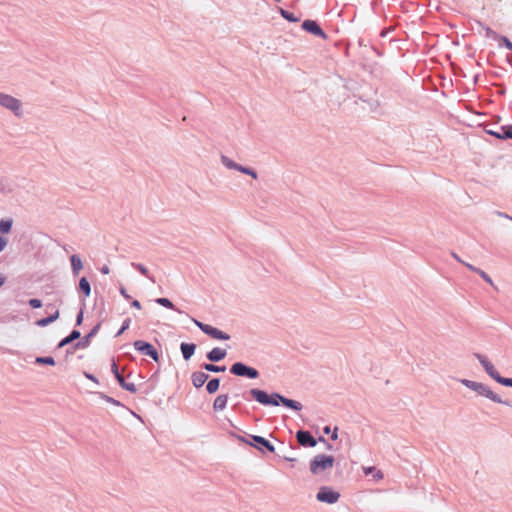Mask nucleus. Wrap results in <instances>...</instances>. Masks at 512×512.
I'll use <instances>...</instances> for the list:
<instances>
[{
  "label": "nucleus",
  "mask_w": 512,
  "mask_h": 512,
  "mask_svg": "<svg viewBox=\"0 0 512 512\" xmlns=\"http://www.w3.org/2000/svg\"><path fill=\"white\" fill-rule=\"evenodd\" d=\"M253 398L263 405H279V401L285 405L286 407L292 408L294 410H301V403L287 399L277 393H273L272 395H268L266 392L259 389H251L250 391Z\"/></svg>",
  "instance_id": "1"
},
{
  "label": "nucleus",
  "mask_w": 512,
  "mask_h": 512,
  "mask_svg": "<svg viewBox=\"0 0 512 512\" xmlns=\"http://www.w3.org/2000/svg\"><path fill=\"white\" fill-rule=\"evenodd\" d=\"M334 465V457L330 455H317L310 463V470L313 474H319L331 469Z\"/></svg>",
  "instance_id": "2"
},
{
  "label": "nucleus",
  "mask_w": 512,
  "mask_h": 512,
  "mask_svg": "<svg viewBox=\"0 0 512 512\" xmlns=\"http://www.w3.org/2000/svg\"><path fill=\"white\" fill-rule=\"evenodd\" d=\"M462 383L466 387L476 391L478 394L485 396L494 402L502 403V400L498 397V395L495 394L490 388L483 385L482 383H478V382H474V381H470V380H462Z\"/></svg>",
  "instance_id": "3"
},
{
  "label": "nucleus",
  "mask_w": 512,
  "mask_h": 512,
  "mask_svg": "<svg viewBox=\"0 0 512 512\" xmlns=\"http://www.w3.org/2000/svg\"><path fill=\"white\" fill-rule=\"evenodd\" d=\"M193 322L204 333H206L207 335H209L210 337H212L214 339H218V340H229L230 339V336L227 333H225L211 325L204 324L196 319H193Z\"/></svg>",
  "instance_id": "4"
},
{
  "label": "nucleus",
  "mask_w": 512,
  "mask_h": 512,
  "mask_svg": "<svg viewBox=\"0 0 512 512\" xmlns=\"http://www.w3.org/2000/svg\"><path fill=\"white\" fill-rule=\"evenodd\" d=\"M231 373L237 376H247L249 378H257L259 373L256 369L248 367L241 362H237L232 365L230 369Z\"/></svg>",
  "instance_id": "5"
},
{
  "label": "nucleus",
  "mask_w": 512,
  "mask_h": 512,
  "mask_svg": "<svg viewBox=\"0 0 512 512\" xmlns=\"http://www.w3.org/2000/svg\"><path fill=\"white\" fill-rule=\"evenodd\" d=\"M316 498L320 502L333 504L339 500L340 494L337 491H334L328 487H322L317 493Z\"/></svg>",
  "instance_id": "6"
},
{
  "label": "nucleus",
  "mask_w": 512,
  "mask_h": 512,
  "mask_svg": "<svg viewBox=\"0 0 512 512\" xmlns=\"http://www.w3.org/2000/svg\"><path fill=\"white\" fill-rule=\"evenodd\" d=\"M0 105L13 111L16 115H19L18 111L20 110L21 103L18 99L10 95L0 93Z\"/></svg>",
  "instance_id": "7"
},
{
  "label": "nucleus",
  "mask_w": 512,
  "mask_h": 512,
  "mask_svg": "<svg viewBox=\"0 0 512 512\" xmlns=\"http://www.w3.org/2000/svg\"><path fill=\"white\" fill-rule=\"evenodd\" d=\"M476 358L479 360V362L482 364L483 368L487 372V374L493 378L496 382L499 383L500 378L502 376L498 373L494 365L483 355L481 354H475Z\"/></svg>",
  "instance_id": "8"
},
{
  "label": "nucleus",
  "mask_w": 512,
  "mask_h": 512,
  "mask_svg": "<svg viewBox=\"0 0 512 512\" xmlns=\"http://www.w3.org/2000/svg\"><path fill=\"white\" fill-rule=\"evenodd\" d=\"M134 347L136 350L150 356L153 360L158 361V352L150 343L144 342L142 340H137L134 342Z\"/></svg>",
  "instance_id": "9"
},
{
  "label": "nucleus",
  "mask_w": 512,
  "mask_h": 512,
  "mask_svg": "<svg viewBox=\"0 0 512 512\" xmlns=\"http://www.w3.org/2000/svg\"><path fill=\"white\" fill-rule=\"evenodd\" d=\"M296 438L298 443L304 447H314L316 445L315 438L308 431H298Z\"/></svg>",
  "instance_id": "10"
},
{
  "label": "nucleus",
  "mask_w": 512,
  "mask_h": 512,
  "mask_svg": "<svg viewBox=\"0 0 512 512\" xmlns=\"http://www.w3.org/2000/svg\"><path fill=\"white\" fill-rule=\"evenodd\" d=\"M302 27L304 30H306L307 32H310L316 36H319L323 39L326 38V34L324 33V31L321 29V27L313 20H306L303 22L302 24Z\"/></svg>",
  "instance_id": "11"
},
{
  "label": "nucleus",
  "mask_w": 512,
  "mask_h": 512,
  "mask_svg": "<svg viewBox=\"0 0 512 512\" xmlns=\"http://www.w3.org/2000/svg\"><path fill=\"white\" fill-rule=\"evenodd\" d=\"M487 133L499 139H512V125L501 126L497 130H487Z\"/></svg>",
  "instance_id": "12"
},
{
  "label": "nucleus",
  "mask_w": 512,
  "mask_h": 512,
  "mask_svg": "<svg viewBox=\"0 0 512 512\" xmlns=\"http://www.w3.org/2000/svg\"><path fill=\"white\" fill-rule=\"evenodd\" d=\"M208 377H209L208 374H206L204 372L197 371V372L192 373L191 381H192V384L194 385V387L200 388L207 381Z\"/></svg>",
  "instance_id": "13"
},
{
  "label": "nucleus",
  "mask_w": 512,
  "mask_h": 512,
  "mask_svg": "<svg viewBox=\"0 0 512 512\" xmlns=\"http://www.w3.org/2000/svg\"><path fill=\"white\" fill-rule=\"evenodd\" d=\"M226 357V350L222 348H214L208 354L207 358L212 362H218Z\"/></svg>",
  "instance_id": "14"
},
{
  "label": "nucleus",
  "mask_w": 512,
  "mask_h": 512,
  "mask_svg": "<svg viewBox=\"0 0 512 512\" xmlns=\"http://www.w3.org/2000/svg\"><path fill=\"white\" fill-rule=\"evenodd\" d=\"M227 402H228L227 395H219L214 400L213 409L215 411H222L226 408Z\"/></svg>",
  "instance_id": "15"
},
{
  "label": "nucleus",
  "mask_w": 512,
  "mask_h": 512,
  "mask_svg": "<svg viewBox=\"0 0 512 512\" xmlns=\"http://www.w3.org/2000/svg\"><path fill=\"white\" fill-rule=\"evenodd\" d=\"M195 349H196L195 344H189V343L181 344V351H182V354H183V357L185 360H189L192 357V355L195 352Z\"/></svg>",
  "instance_id": "16"
},
{
  "label": "nucleus",
  "mask_w": 512,
  "mask_h": 512,
  "mask_svg": "<svg viewBox=\"0 0 512 512\" xmlns=\"http://www.w3.org/2000/svg\"><path fill=\"white\" fill-rule=\"evenodd\" d=\"M363 472L365 475H373V478L376 480V481H379L381 479H383V473L381 470H377L375 467H363L362 468Z\"/></svg>",
  "instance_id": "17"
},
{
  "label": "nucleus",
  "mask_w": 512,
  "mask_h": 512,
  "mask_svg": "<svg viewBox=\"0 0 512 512\" xmlns=\"http://www.w3.org/2000/svg\"><path fill=\"white\" fill-rule=\"evenodd\" d=\"M58 318H59V311L56 310L53 315H51L47 318L37 320L36 325L39 327H45V326L51 324L52 322H54L55 320H57Z\"/></svg>",
  "instance_id": "18"
},
{
  "label": "nucleus",
  "mask_w": 512,
  "mask_h": 512,
  "mask_svg": "<svg viewBox=\"0 0 512 512\" xmlns=\"http://www.w3.org/2000/svg\"><path fill=\"white\" fill-rule=\"evenodd\" d=\"M80 337V332L78 330H73L71 334L64 339H62L58 345L59 348L64 347L65 345L71 343L72 341L78 339Z\"/></svg>",
  "instance_id": "19"
},
{
  "label": "nucleus",
  "mask_w": 512,
  "mask_h": 512,
  "mask_svg": "<svg viewBox=\"0 0 512 512\" xmlns=\"http://www.w3.org/2000/svg\"><path fill=\"white\" fill-rule=\"evenodd\" d=\"M221 161L222 163L228 168V169H235V170H238L241 172V169L243 168V166L235 163L234 161H232L231 159H229L227 156H222L221 157Z\"/></svg>",
  "instance_id": "20"
},
{
  "label": "nucleus",
  "mask_w": 512,
  "mask_h": 512,
  "mask_svg": "<svg viewBox=\"0 0 512 512\" xmlns=\"http://www.w3.org/2000/svg\"><path fill=\"white\" fill-rule=\"evenodd\" d=\"M79 289L85 294V296H89L91 292V287L89 281L82 277L79 281Z\"/></svg>",
  "instance_id": "21"
},
{
  "label": "nucleus",
  "mask_w": 512,
  "mask_h": 512,
  "mask_svg": "<svg viewBox=\"0 0 512 512\" xmlns=\"http://www.w3.org/2000/svg\"><path fill=\"white\" fill-rule=\"evenodd\" d=\"M71 265L75 273H78L83 267L82 261L77 255L71 256Z\"/></svg>",
  "instance_id": "22"
},
{
  "label": "nucleus",
  "mask_w": 512,
  "mask_h": 512,
  "mask_svg": "<svg viewBox=\"0 0 512 512\" xmlns=\"http://www.w3.org/2000/svg\"><path fill=\"white\" fill-rule=\"evenodd\" d=\"M220 381L217 378L211 379L206 386L207 391L210 394L215 393L219 389Z\"/></svg>",
  "instance_id": "23"
},
{
  "label": "nucleus",
  "mask_w": 512,
  "mask_h": 512,
  "mask_svg": "<svg viewBox=\"0 0 512 512\" xmlns=\"http://www.w3.org/2000/svg\"><path fill=\"white\" fill-rule=\"evenodd\" d=\"M117 380H118L119 384L121 385V387L124 388L125 390L130 391V392H136L135 384L127 383L125 381V379L123 378V376H118Z\"/></svg>",
  "instance_id": "24"
},
{
  "label": "nucleus",
  "mask_w": 512,
  "mask_h": 512,
  "mask_svg": "<svg viewBox=\"0 0 512 512\" xmlns=\"http://www.w3.org/2000/svg\"><path fill=\"white\" fill-rule=\"evenodd\" d=\"M253 440L266 447L270 452L274 451V446L265 438L261 436H253Z\"/></svg>",
  "instance_id": "25"
},
{
  "label": "nucleus",
  "mask_w": 512,
  "mask_h": 512,
  "mask_svg": "<svg viewBox=\"0 0 512 512\" xmlns=\"http://www.w3.org/2000/svg\"><path fill=\"white\" fill-rule=\"evenodd\" d=\"M12 228V220L11 219H2L0 221V232L1 233H9Z\"/></svg>",
  "instance_id": "26"
},
{
  "label": "nucleus",
  "mask_w": 512,
  "mask_h": 512,
  "mask_svg": "<svg viewBox=\"0 0 512 512\" xmlns=\"http://www.w3.org/2000/svg\"><path fill=\"white\" fill-rule=\"evenodd\" d=\"M203 368L209 372H220V371L223 372L226 369L225 366L219 367L214 364H204Z\"/></svg>",
  "instance_id": "27"
},
{
  "label": "nucleus",
  "mask_w": 512,
  "mask_h": 512,
  "mask_svg": "<svg viewBox=\"0 0 512 512\" xmlns=\"http://www.w3.org/2000/svg\"><path fill=\"white\" fill-rule=\"evenodd\" d=\"M36 363L38 364H47V365H55V360L53 357H38L36 358Z\"/></svg>",
  "instance_id": "28"
},
{
  "label": "nucleus",
  "mask_w": 512,
  "mask_h": 512,
  "mask_svg": "<svg viewBox=\"0 0 512 512\" xmlns=\"http://www.w3.org/2000/svg\"><path fill=\"white\" fill-rule=\"evenodd\" d=\"M156 302L166 308L174 309L173 303L167 298H158Z\"/></svg>",
  "instance_id": "29"
},
{
  "label": "nucleus",
  "mask_w": 512,
  "mask_h": 512,
  "mask_svg": "<svg viewBox=\"0 0 512 512\" xmlns=\"http://www.w3.org/2000/svg\"><path fill=\"white\" fill-rule=\"evenodd\" d=\"M478 274L482 277V279L484 281H486L487 283H489L492 286L494 285V283H493L492 279L490 278V276L487 273H485L483 270H479Z\"/></svg>",
  "instance_id": "30"
},
{
  "label": "nucleus",
  "mask_w": 512,
  "mask_h": 512,
  "mask_svg": "<svg viewBox=\"0 0 512 512\" xmlns=\"http://www.w3.org/2000/svg\"><path fill=\"white\" fill-rule=\"evenodd\" d=\"M500 39V41L503 43V45L509 49V50H512V43L511 41L507 38V37H498Z\"/></svg>",
  "instance_id": "31"
},
{
  "label": "nucleus",
  "mask_w": 512,
  "mask_h": 512,
  "mask_svg": "<svg viewBox=\"0 0 512 512\" xmlns=\"http://www.w3.org/2000/svg\"><path fill=\"white\" fill-rule=\"evenodd\" d=\"M241 172L244 173V174H248V175L252 176L254 179L257 178V173L254 170L250 169V168L243 167L241 169Z\"/></svg>",
  "instance_id": "32"
},
{
  "label": "nucleus",
  "mask_w": 512,
  "mask_h": 512,
  "mask_svg": "<svg viewBox=\"0 0 512 512\" xmlns=\"http://www.w3.org/2000/svg\"><path fill=\"white\" fill-rule=\"evenodd\" d=\"M129 326H130V319H126L123 322L121 329L118 331L117 336L121 335L125 330H127L129 328Z\"/></svg>",
  "instance_id": "33"
},
{
  "label": "nucleus",
  "mask_w": 512,
  "mask_h": 512,
  "mask_svg": "<svg viewBox=\"0 0 512 512\" xmlns=\"http://www.w3.org/2000/svg\"><path fill=\"white\" fill-rule=\"evenodd\" d=\"M133 266L140 271L141 274L147 276L148 270L147 268L142 264H133Z\"/></svg>",
  "instance_id": "34"
},
{
  "label": "nucleus",
  "mask_w": 512,
  "mask_h": 512,
  "mask_svg": "<svg viewBox=\"0 0 512 512\" xmlns=\"http://www.w3.org/2000/svg\"><path fill=\"white\" fill-rule=\"evenodd\" d=\"M499 383L504 386L512 387V378H500Z\"/></svg>",
  "instance_id": "35"
},
{
  "label": "nucleus",
  "mask_w": 512,
  "mask_h": 512,
  "mask_svg": "<svg viewBox=\"0 0 512 512\" xmlns=\"http://www.w3.org/2000/svg\"><path fill=\"white\" fill-rule=\"evenodd\" d=\"M29 304L32 308H40L42 306V303L39 299H31Z\"/></svg>",
  "instance_id": "36"
},
{
  "label": "nucleus",
  "mask_w": 512,
  "mask_h": 512,
  "mask_svg": "<svg viewBox=\"0 0 512 512\" xmlns=\"http://www.w3.org/2000/svg\"><path fill=\"white\" fill-rule=\"evenodd\" d=\"M280 13H281V15H282L285 19L290 20V21H295V19L292 17V15H291L289 12H287V11H285V10L281 9Z\"/></svg>",
  "instance_id": "37"
},
{
  "label": "nucleus",
  "mask_w": 512,
  "mask_h": 512,
  "mask_svg": "<svg viewBox=\"0 0 512 512\" xmlns=\"http://www.w3.org/2000/svg\"><path fill=\"white\" fill-rule=\"evenodd\" d=\"M7 244H8L7 238L0 236V252L5 249Z\"/></svg>",
  "instance_id": "38"
},
{
  "label": "nucleus",
  "mask_w": 512,
  "mask_h": 512,
  "mask_svg": "<svg viewBox=\"0 0 512 512\" xmlns=\"http://www.w3.org/2000/svg\"><path fill=\"white\" fill-rule=\"evenodd\" d=\"M112 372L114 373L116 379H118V376H121L118 371V366L115 362L112 363Z\"/></svg>",
  "instance_id": "39"
},
{
  "label": "nucleus",
  "mask_w": 512,
  "mask_h": 512,
  "mask_svg": "<svg viewBox=\"0 0 512 512\" xmlns=\"http://www.w3.org/2000/svg\"><path fill=\"white\" fill-rule=\"evenodd\" d=\"M464 265H465L468 269H470L471 271L476 272V273H478V271L480 270V269H478V268L474 267L473 265H471V264H469V263H466V262H464Z\"/></svg>",
  "instance_id": "40"
},
{
  "label": "nucleus",
  "mask_w": 512,
  "mask_h": 512,
  "mask_svg": "<svg viewBox=\"0 0 512 512\" xmlns=\"http://www.w3.org/2000/svg\"><path fill=\"white\" fill-rule=\"evenodd\" d=\"M485 30H486V34L487 35L492 36L494 38H498L497 34L493 30H491L490 28L487 27Z\"/></svg>",
  "instance_id": "41"
},
{
  "label": "nucleus",
  "mask_w": 512,
  "mask_h": 512,
  "mask_svg": "<svg viewBox=\"0 0 512 512\" xmlns=\"http://www.w3.org/2000/svg\"><path fill=\"white\" fill-rule=\"evenodd\" d=\"M132 306L136 309H141V303L138 300H134Z\"/></svg>",
  "instance_id": "42"
},
{
  "label": "nucleus",
  "mask_w": 512,
  "mask_h": 512,
  "mask_svg": "<svg viewBox=\"0 0 512 512\" xmlns=\"http://www.w3.org/2000/svg\"><path fill=\"white\" fill-rule=\"evenodd\" d=\"M82 320H83V312H80L79 315L77 316V325H80L82 323Z\"/></svg>",
  "instance_id": "43"
},
{
  "label": "nucleus",
  "mask_w": 512,
  "mask_h": 512,
  "mask_svg": "<svg viewBox=\"0 0 512 512\" xmlns=\"http://www.w3.org/2000/svg\"><path fill=\"white\" fill-rule=\"evenodd\" d=\"M120 293L126 298V299H129L130 296L127 294L125 288L121 287L120 289Z\"/></svg>",
  "instance_id": "44"
},
{
  "label": "nucleus",
  "mask_w": 512,
  "mask_h": 512,
  "mask_svg": "<svg viewBox=\"0 0 512 512\" xmlns=\"http://www.w3.org/2000/svg\"><path fill=\"white\" fill-rule=\"evenodd\" d=\"M101 272L103 274H108L110 272L109 267L108 266H103L102 269H101Z\"/></svg>",
  "instance_id": "45"
},
{
  "label": "nucleus",
  "mask_w": 512,
  "mask_h": 512,
  "mask_svg": "<svg viewBox=\"0 0 512 512\" xmlns=\"http://www.w3.org/2000/svg\"><path fill=\"white\" fill-rule=\"evenodd\" d=\"M452 255H453V257H454L457 261H459V262H461V263H463V264H464V261H462V260L459 258V256H458L457 254L453 253Z\"/></svg>",
  "instance_id": "46"
},
{
  "label": "nucleus",
  "mask_w": 512,
  "mask_h": 512,
  "mask_svg": "<svg viewBox=\"0 0 512 512\" xmlns=\"http://www.w3.org/2000/svg\"><path fill=\"white\" fill-rule=\"evenodd\" d=\"M4 283V278L0 277V287L3 285Z\"/></svg>",
  "instance_id": "47"
},
{
  "label": "nucleus",
  "mask_w": 512,
  "mask_h": 512,
  "mask_svg": "<svg viewBox=\"0 0 512 512\" xmlns=\"http://www.w3.org/2000/svg\"><path fill=\"white\" fill-rule=\"evenodd\" d=\"M337 438V433L334 432L333 435H332V439H336Z\"/></svg>",
  "instance_id": "48"
},
{
  "label": "nucleus",
  "mask_w": 512,
  "mask_h": 512,
  "mask_svg": "<svg viewBox=\"0 0 512 512\" xmlns=\"http://www.w3.org/2000/svg\"><path fill=\"white\" fill-rule=\"evenodd\" d=\"M329 431H330L329 427H326V428L324 429V432H325V433H329Z\"/></svg>",
  "instance_id": "49"
},
{
  "label": "nucleus",
  "mask_w": 512,
  "mask_h": 512,
  "mask_svg": "<svg viewBox=\"0 0 512 512\" xmlns=\"http://www.w3.org/2000/svg\"><path fill=\"white\" fill-rule=\"evenodd\" d=\"M288 461H294L295 459L293 457L286 458Z\"/></svg>",
  "instance_id": "50"
},
{
  "label": "nucleus",
  "mask_w": 512,
  "mask_h": 512,
  "mask_svg": "<svg viewBox=\"0 0 512 512\" xmlns=\"http://www.w3.org/2000/svg\"><path fill=\"white\" fill-rule=\"evenodd\" d=\"M276 2H280L281 0H275Z\"/></svg>",
  "instance_id": "51"
}]
</instances>
